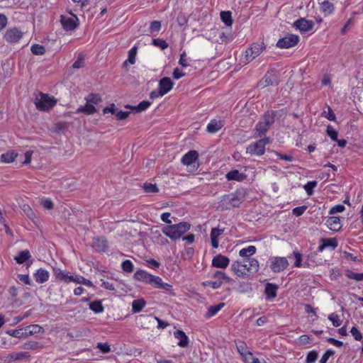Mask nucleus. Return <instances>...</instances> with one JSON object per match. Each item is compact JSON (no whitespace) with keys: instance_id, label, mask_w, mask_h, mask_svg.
<instances>
[{"instance_id":"obj_10","label":"nucleus","mask_w":363,"mask_h":363,"mask_svg":"<svg viewBox=\"0 0 363 363\" xmlns=\"http://www.w3.org/2000/svg\"><path fill=\"white\" fill-rule=\"evenodd\" d=\"M23 36V32L18 28H11L6 30L4 39L11 43H15L20 40Z\"/></svg>"},{"instance_id":"obj_25","label":"nucleus","mask_w":363,"mask_h":363,"mask_svg":"<svg viewBox=\"0 0 363 363\" xmlns=\"http://www.w3.org/2000/svg\"><path fill=\"white\" fill-rule=\"evenodd\" d=\"M93 245L99 252H104L108 247L107 240L104 238H95Z\"/></svg>"},{"instance_id":"obj_7","label":"nucleus","mask_w":363,"mask_h":363,"mask_svg":"<svg viewBox=\"0 0 363 363\" xmlns=\"http://www.w3.org/2000/svg\"><path fill=\"white\" fill-rule=\"evenodd\" d=\"M299 42V37L294 34H287L284 38L279 39L277 43V47L281 49L290 48L294 47Z\"/></svg>"},{"instance_id":"obj_39","label":"nucleus","mask_w":363,"mask_h":363,"mask_svg":"<svg viewBox=\"0 0 363 363\" xmlns=\"http://www.w3.org/2000/svg\"><path fill=\"white\" fill-rule=\"evenodd\" d=\"M89 308L96 313H102L104 310L103 305L100 301H94L89 303Z\"/></svg>"},{"instance_id":"obj_23","label":"nucleus","mask_w":363,"mask_h":363,"mask_svg":"<svg viewBox=\"0 0 363 363\" xmlns=\"http://www.w3.org/2000/svg\"><path fill=\"white\" fill-rule=\"evenodd\" d=\"M152 274L147 273L144 270H138L134 274V279L138 281H143L146 284H149L150 282Z\"/></svg>"},{"instance_id":"obj_16","label":"nucleus","mask_w":363,"mask_h":363,"mask_svg":"<svg viewBox=\"0 0 363 363\" xmlns=\"http://www.w3.org/2000/svg\"><path fill=\"white\" fill-rule=\"evenodd\" d=\"M261 141H256L247 147V152L251 155L261 156L264 154L265 147L262 144Z\"/></svg>"},{"instance_id":"obj_42","label":"nucleus","mask_w":363,"mask_h":363,"mask_svg":"<svg viewBox=\"0 0 363 363\" xmlns=\"http://www.w3.org/2000/svg\"><path fill=\"white\" fill-rule=\"evenodd\" d=\"M152 102L149 101H143L139 103L138 105L133 107V111H135L136 113H140L149 108Z\"/></svg>"},{"instance_id":"obj_51","label":"nucleus","mask_w":363,"mask_h":363,"mask_svg":"<svg viewBox=\"0 0 363 363\" xmlns=\"http://www.w3.org/2000/svg\"><path fill=\"white\" fill-rule=\"evenodd\" d=\"M122 269L124 272L130 273L133 272L134 267L132 262L129 259H126L121 264Z\"/></svg>"},{"instance_id":"obj_33","label":"nucleus","mask_w":363,"mask_h":363,"mask_svg":"<svg viewBox=\"0 0 363 363\" xmlns=\"http://www.w3.org/2000/svg\"><path fill=\"white\" fill-rule=\"evenodd\" d=\"M213 278L215 279V280L220 281L221 285L223 284L224 281H225L228 283L231 281V279L228 277L225 274V273L221 271L215 272L213 274Z\"/></svg>"},{"instance_id":"obj_49","label":"nucleus","mask_w":363,"mask_h":363,"mask_svg":"<svg viewBox=\"0 0 363 363\" xmlns=\"http://www.w3.org/2000/svg\"><path fill=\"white\" fill-rule=\"evenodd\" d=\"M326 133L333 141L337 140L338 133L330 125H328Z\"/></svg>"},{"instance_id":"obj_4","label":"nucleus","mask_w":363,"mask_h":363,"mask_svg":"<svg viewBox=\"0 0 363 363\" xmlns=\"http://www.w3.org/2000/svg\"><path fill=\"white\" fill-rule=\"evenodd\" d=\"M277 113L275 111H267L263 116L262 120L256 125L255 131L258 137L262 138L269 130L275 121Z\"/></svg>"},{"instance_id":"obj_27","label":"nucleus","mask_w":363,"mask_h":363,"mask_svg":"<svg viewBox=\"0 0 363 363\" xmlns=\"http://www.w3.org/2000/svg\"><path fill=\"white\" fill-rule=\"evenodd\" d=\"M97 111L96 107L92 104H87L86 101V104L84 106H81L77 109V113H84L86 115H91L95 113Z\"/></svg>"},{"instance_id":"obj_64","label":"nucleus","mask_w":363,"mask_h":363,"mask_svg":"<svg viewBox=\"0 0 363 363\" xmlns=\"http://www.w3.org/2000/svg\"><path fill=\"white\" fill-rule=\"evenodd\" d=\"M130 113V111H119L116 112V116L118 120H125V118H127L129 116Z\"/></svg>"},{"instance_id":"obj_31","label":"nucleus","mask_w":363,"mask_h":363,"mask_svg":"<svg viewBox=\"0 0 363 363\" xmlns=\"http://www.w3.org/2000/svg\"><path fill=\"white\" fill-rule=\"evenodd\" d=\"M30 257L31 256L30 252L26 250L20 252L18 255L15 257L14 259L16 261L18 264H23L27 260H28Z\"/></svg>"},{"instance_id":"obj_11","label":"nucleus","mask_w":363,"mask_h":363,"mask_svg":"<svg viewBox=\"0 0 363 363\" xmlns=\"http://www.w3.org/2000/svg\"><path fill=\"white\" fill-rule=\"evenodd\" d=\"M289 266L286 258L277 257L272 261L270 268L274 272H280Z\"/></svg>"},{"instance_id":"obj_37","label":"nucleus","mask_w":363,"mask_h":363,"mask_svg":"<svg viewBox=\"0 0 363 363\" xmlns=\"http://www.w3.org/2000/svg\"><path fill=\"white\" fill-rule=\"evenodd\" d=\"M220 18L227 26H231L233 24L232 13L230 11H221Z\"/></svg>"},{"instance_id":"obj_18","label":"nucleus","mask_w":363,"mask_h":363,"mask_svg":"<svg viewBox=\"0 0 363 363\" xmlns=\"http://www.w3.org/2000/svg\"><path fill=\"white\" fill-rule=\"evenodd\" d=\"M326 225L331 230L333 231H339L342 228L340 219L337 216L329 217L326 220Z\"/></svg>"},{"instance_id":"obj_58","label":"nucleus","mask_w":363,"mask_h":363,"mask_svg":"<svg viewBox=\"0 0 363 363\" xmlns=\"http://www.w3.org/2000/svg\"><path fill=\"white\" fill-rule=\"evenodd\" d=\"M237 349L238 352L243 357H245L246 359L249 358L248 352H247L245 345L243 342H241L239 345H237Z\"/></svg>"},{"instance_id":"obj_52","label":"nucleus","mask_w":363,"mask_h":363,"mask_svg":"<svg viewBox=\"0 0 363 363\" xmlns=\"http://www.w3.org/2000/svg\"><path fill=\"white\" fill-rule=\"evenodd\" d=\"M318 353L315 350L310 351L306 357V363H313L317 360Z\"/></svg>"},{"instance_id":"obj_62","label":"nucleus","mask_w":363,"mask_h":363,"mask_svg":"<svg viewBox=\"0 0 363 363\" xmlns=\"http://www.w3.org/2000/svg\"><path fill=\"white\" fill-rule=\"evenodd\" d=\"M345 210V206L341 204L335 205V206L332 207L330 210L329 211V214H335L337 213H341Z\"/></svg>"},{"instance_id":"obj_13","label":"nucleus","mask_w":363,"mask_h":363,"mask_svg":"<svg viewBox=\"0 0 363 363\" xmlns=\"http://www.w3.org/2000/svg\"><path fill=\"white\" fill-rule=\"evenodd\" d=\"M174 82L169 77H164L162 78L159 82V87L158 89L160 92L159 94H162L165 95L168 93L173 87Z\"/></svg>"},{"instance_id":"obj_40","label":"nucleus","mask_w":363,"mask_h":363,"mask_svg":"<svg viewBox=\"0 0 363 363\" xmlns=\"http://www.w3.org/2000/svg\"><path fill=\"white\" fill-rule=\"evenodd\" d=\"M42 330V327L38 325H30L25 328L26 336L39 333Z\"/></svg>"},{"instance_id":"obj_22","label":"nucleus","mask_w":363,"mask_h":363,"mask_svg":"<svg viewBox=\"0 0 363 363\" xmlns=\"http://www.w3.org/2000/svg\"><path fill=\"white\" fill-rule=\"evenodd\" d=\"M223 229H219L218 228H212L211 231V245L213 248H217L218 247V237L223 233Z\"/></svg>"},{"instance_id":"obj_36","label":"nucleus","mask_w":363,"mask_h":363,"mask_svg":"<svg viewBox=\"0 0 363 363\" xmlns=\"http://www.w3.org/2000/svg\"><path fill=\"white\" fill-rule=\"evenodd\" d=\"M68 128V123L67 122L60 121L56 123L52 127V131L55 133H64Z\"/></svg>"},{"instance_id":"obj_26","label":"nucleus","mask_w":363,"mask_h":363,"mask_svg":"<svg viewBox=\"0 0 363 363\" xmlns=\"http://www.w3.org/2000/svg\"><path fill=\"white\" fill-rule=\"evenodd\" d=\"M278 286L276 284L267 283L265 286V294L268 299L274 298L277 295Z\"/></svg>"},{"instance_id":"obj_14","label":"nucleus","mask_w":363,"mask_h":363,"mask_svg":"<svg viewBox=\"0 0 363 363\" xmlns=\"http://www.w3.org/2000/svg\"><path fill=\"white\" fill-rule=\"evenodd\" d=\"M276 79V76L273 72L268 71L263 78L257 83V87L264 89L269 85H272Z\"/></svg>"},{"instance_id":"obj_35","label":"nucleus","mask_w":363,"mask_h":363,"mask_svg":"<svg viewBox=\"0 0 363 363\" xmlns=\"http://www.w3.org/2000/svg\"><path fill=\"white\" fill-rule=\"evenodd\" d=\"M137 50L138 48L136 46H134L128 51V57L124 62V66H126L128 64L133 65L135 62V56L137 54Z\"/></svg>"},{"instance_id":"obj_6","label":"nucleus","mask_w":363,"mask_h":363,"mask_svg":"<svg viewBox=\"0 0 363 363\" xmlns=\"http://www.w3.org/2000/svg\"><path fill=\"white\" fill-rule=\"evenodd\" d=\"M266 45L263 41L253 43L245 52V64H248L258 57L265 49Z\"/></svg>"},{"instance_id":"obj_3","label":"nucleus","mask_w":363,"mask_h":363,"mask_svg":"<svg viewBox=\"0 0 363 363\" xmlns=\"http://www.w3.org/2000/svg\"><path fill=\"white\" fill-rule=\"evenodd\" d=\"M191 224L188 222H180L177 224L169 225L162 230L163 233L170 239L176 240L190 230Z\"/></svg>"},{"instance_id":"obj_19","label":"nucleus","mask_w":363,"mask_h":363,"mask_svg":"<svg viewBox=\"0 0 363 363\" xmlns=\"http://www.w3.org/2000/svg\"><path fill=\"white\" fill-rule=\"evenodd\" d=\"M174 336L179 340L178 345L179 347H186L188 346L189 337L184 331L177 330L174 333Z\"/></svg>"},{"instance_id":"obj_15","label":"nucleus","mask_w":363,"mask_h":363,"mask_svg":"<svg viewBox=\"0 0 363 363\" xmlns=\"http://www.w3.org/2000/svg\"><path fill=\"white\" fill-rule=\"evenodd\" d=\"M230 263V259L223 255H217L212 259V266L216 268L225 269Z\"/></svg>"},{"instance_id":"obj_61","label":"nucleus","mask_w":363,"mask_h":363,"mask_svg":"<svg viewBox=\"0 0 363 363\" xmlns=\"http://www.w3.org/2000/svg\"><path fill=\"white\" fill-rule=\"evenodd\" d=\"M350 333L356 340L360 341L362 339V333L356 327H352Z\"/></svg>"},{"instance_id":"obj_50","label":"nucleus","mask_w":363,"mask_h":363,"mask_svg":"<svg viewBox=\"0 0 363 363\" xmlns=\"http://www.w3.org/2000/svg\"><path fill=\"white\" fill-rule=\"evenodd\" d=\"M317 184L318 182L316 181H311L304 185V189L308 196H311L313 194V189L317 186Z\"/></svg>"},{"instance_id":"obj_20","label":"nucleus","mask_w":363,"mask_h":363,"mask_svg":"<svg viewBox=\"0 0 363 363\" xmlns=\"http://www.w3.org/2000/svg\"><path fill=\"white\" fill-rule=\"evenodd\" d=\"M225 177L228 181L242 182L246 179L247 175L245 173L239 172L238 169H233L228 172Z\"/></svg>"},{"instance_id":"obj_45","label":"nucleus","mask_w":363,"mask_h":363,"mask_svg":"<svg viewBox=\"0 0 363 363\" xmlns=\"http://www.w3.org/2000/svg\"><path fill=\"white\" fill-rule=\"evenodd\" d=\"M143 189L145 192L151 194V193H157L159 191V189L157 188L155 184L151 183H145L143 185Z\"/></svg>"},{"instance_id":"obj_8","label":"nucleus","mask_w":363,"mask_h":363,"mask_svg":"<svg viewBox=\"0 0 363 363\" xmlns=\"http://www.w3.org/2000/svg\"><path fill=\"white\" fill-rule=\"evenodd\" d=\"M69 13L73 16L72 18L67 17L63 15H62L60 17L61 24L65 30H73L79 26V19L77 16L73 14L72 12Z\"/></svg>"},{"instance_id":"obj_41","label":"nucleus","mask_w":363,"mask_h":363,"mask_svg":"<svg viewBox=\"0 0 363 363\" xmlns=\"http://www.w3.org/2000/svg\"><path fill=\"white\" fill-rule=\"evenodd\" d=\"M17 154L13 152H8L6 153L2 154L1 156V161L4 162L9 163L12 162L15 158L16 157Z\"/></svg>"},{"instance_id":"obj_30","label":"nucleus","mask_w":363,"mask_h":363,"mask_svg":"<svg viewBox=\"0 0 363 363\" xmlns=\"http://www.w3.org/2000/svg\"><path fill=\"white\" fill-rule=\"evenodd\" d=\"M320 10L325 16L330 15L334 11V5L329 1H324L320 4Z\"/></svg>"},{"instance_id":"obj_46","label":"nucleus","mask_w":363,"mask_h":363,"mask_svg":"<svg viewBox=\"0 0 363 363\" xmlns=\"http://www.w3.org/2000/svg\"><path fill=\"white\" fill-rule=\"evenodd\" d=\"M328 319L332 322L334 327H339L341 325L342 321L340 319L337 314L332 313L328 315Z\"/></svg>"},{"instance_id":"obj_56","label":"nucleus","mask_w":363,"mask_h":363,"mask_svg":"<svg viewBox=\"0 0 363 363\" xmlns=\"http://www.w3.org/2000/svg\"><path fill=\"white\" fill-rule=\"evenodd\" d=\"M8 333L11 335V336H13L15 337H26V331H25V329H19V330H11V331H9Z\"/></svg>"},{"instance_id":"obj_38","label":"nucleus","mask_w":363,"mask_h":363,"mask_svg":"<svg viewBox=\"0 0 363 363\" xmlns=\"http://www.w3.org/2000/svg\"><path fill=\"white\" fill-rule=\"evenodd\" d=\"M87 104H92L94 106L101 101V97L98 94H90L85 98Z\"/></svg>"},{"instance_id":"obj_53","label":"nucleus","mask_w":363,"mask_h":363,"mask_svg":"<svg viewBox=\"0 0 363 363\" xmlns=\"http://www.w3.org/2000/svg\"><path fill=\"white\" fill-rule=\"evenodd\" d=\"M152 45L160 48L162 50H165L168 48V43L164 40L160 38L153 39Z\"/></svg>"},{"instance_id":"obj_17","label":"nucleus","mask_w":363,"mask_h":363,"mask_svg":"<svg viewBox=\"0 0 363 363\" xmlns=\"http://www.w3.org/2000/svg\"><path fill=\"white\" fill-rule=\"evenodd\" d=\"M150 284L155 286L157 289H164L166 291H169L172 287V285L164 283L162 279L157 276L152 275Z\"/></svg>"},{"instance_id":"obj_57","label":"nucleus","mask_w":363,"mask_h":363,"mask_svg":"<svg viewBox=\"0 0 363 363\" xmlns=\"http://www.w3.org/2000/svg\"><path fill=\"white\" fill-rule=\"evenodd\" d=\"M22 210L23 211V212L26 213L28 218L33 220V218H35V213L28 205H23L22 207Z\"/></svg>"},{"instance_id":"obj_43","label":"nucleus","mask_w":363,"mask_h":363,"mask_svg":"<svg viewBox=\"0 0 363 363\" xmlns=\"http://www.w3.org/2000/svg\"><path fill=\"white\" fill-rule=\"evenodd\" d=\"M346 277L348 279H354L357 281H363V272L362 273H356L352 270H347L346 272Z\"/></svg>"},{"instance_id":"obj_44","label":"nucleus","mask_w":363,"mask_h":363,"mask_svg":"<svg viewBox=\"0 0 363 363\" xmlns=\"http://www.w3.org/2000/svg\"><path fill=\"white\" fill-rule=\"evenodd\" d=\"M30 50L33 54L36 55H42L45 53V47L39 44L33 45L30 48Z\"/></svg>"},{"instance_id":"obj_63","label":"nucleus","mask_w":363,"mask_h":363,"mask_svg":"<svg viewBox=\"0 0 363 363\" xmlns=\"http://www.w3.org/2000/svg\"><path fill=\"white\" fill-rule=\"evenodd\" d=\"M97 348H99L103 353H108L111 351L110 345L107 343L99 342L97 345Z\"/></svg>"},{"instance_id":"obj_2","label":"nucleus","mask_w":363,"mask_h":363,"mask_svg":"<svg viewBox=\"0 0 363 363\" xmlns=\"http://www.w3.org/2000/svg\"><path fill=\"white\" fill-rule=\"evenodd\" d=\"M244 201V196L240 191L233 194L224 195L220 198L218 208L221 211L228 210L231 208H238Z\"/></svg>"},{"instance_id":"obj_29","label":"nucleus","mask_w":363,"mask_h":363,"mask_svg":"<svg viewBox=\"0 0 363 363\" xmlns=\"http://www.w3.org/2000/svg\"><path fill=\"white\" fill-rule=\"evenodd\" d=\"M225 306L224 303H220L217 305L209 306L208 311L205 315L206 318H210L215 315L219 311H220Z\"/></svg>"},{"instance_id":"obj_1","label":"nucleus","mask_w":363,"mask_h":363,"mask_svg":"<svg viewBox=\"0 0 363 363\" xmlns=\"http://www.w3.org/2000/svg\"><path fill=\"white\" fill-rule=\"evenodd\" d=\"M259 262L255 258H246L243 261H235L231 269L239 277L245 278L259 270Z\"/></svg>"},{"instance_id":"obj_12","label":"nucleus","mask_w":363,"mask_h":363,"mask_svg":"<svg viewBox=\"0 0 363 363\" xmlns=\"http://www.w3.org/2000/svg\"><path fill=\"white\" fill-rule=\"evenodd\" d=\"M294 27L299 30L301 33H306L313 29L314 23L312 21L306 20L301 18L296 20L294 24Z\"/></svg>"},{"instance_id":"obj_28","label":"nucleus","mask_w":363,"mask_h":363,"mask_svg":"<svg viewBox=\"0 0 363 363\" xmlns=\"http://www.w3.org/2000/svg\"><path fill=\"white\" fill-rule=\"evenodd\" d=\"M223 126L221 121L212 120L207 125V131L214 133L218 131Z\"/></svg>"},{"instance_id":"obj_24","label":"nucleus","mask_w":363,"mask_h":363,"mask_svg":"<svg viewBox=\"0 0 363 363\" xmlns=\"http://www.w3.org/2000/svg\"><path fill=\"white\" fill-rule=\"evenodd\" d=\"M321 242H323L322 245H320L318 250V252H322L325 247H332L333 249H335L337 246V240L336 238H325V239H321Z\"/></svg>"},{"instance_id":"obj_55","label":"nucleus","mask_w":363,"mask_h":363,"mask_svg":"<svg viewBox=\"0 0 363 363\" xmlns=\"http://www.w3.org/2000/svg\"><path fill=\"white\" fill-rule=\"evenodd\" d=\"M161 22L159 21H154L151 22L150 26V32L151 33L159 32L161 29Z\"/></svg>"},{"instance_id":"obj_21","label":"nucleus","mask_w":363,"mask_h":363,"mask_svg":"<svg viewBox=\"0 0 363 363\" xmlns=\"http://www.w3.org/2000/svg\"><path fill=\"white\" fill-rule=\"evenodd\" d=\"M34 277L36 282L43 284L48 280L49 272L46 269L40 268L34 274Z\"/></svg>"},{"instance_id":"obj_9","label":"nucleus","mask_w":363,"mask_h":363,"mask_svg":"<svg viewBox=\"0 0 363 363\" xmlns=\"http://www.w3.org/2000/svg\"><path fill=\"white\" fill-rule=\"evenodd\" d=\"M199 153L196 150H190L186 153L181 160L182 163L187 167L193 165L195 169L199 167V164L195 165L196 162L198 160Z\"/></svg>"},{"instance_id":"obj_59","label":"nucleus","mask_w":363,"mask_h":363,"mask_svg":"<svg viewBox=\"0 0 363 363\" xmlns=\"http://www.w3.org/2000/svg\"><path fill=\"white\" fill-rule=\"evenodd\" d=\"M307 208L308 207L306 206L296 207L292 210V213L296 216H301L306 211Z\"/></svg>"},{"instance_id":"obj_60","label":"nucleus","mask_w":363,"mask_h":363,"mask_svg":"<svg viewBox=\"0 0 363 363\" xmlns=\"http://www.w3.org/2000/svg\"><path fill=\"white\" fill-rule=\"evenodd\" d=\"M335 354V351L333 350H327L322 356L320 363H326L330 357Z\"/></svg>"},{"instance_id":"obj_32","label":"nucleus","mask_w":363,"mask_h":363,"mask_svg":"<svg viewBox=\"0 0 363 363\" xmlns=\"http://www.w3.org/2000/svg\"><path fill=\"white\" fill-rule=\"evenodd\" d=\"M145 306V301L143 298L134 300L132 303V311L133 313H139Z\"/></svg>"},{"instance_id":"obj_48","label":"nucleus","mask_w":363,"mask_h":363,"mask_svg":"<svg viewBox=\"0 0 363 363\" xmlns=\"http://www.w3.org/2000/svg\"><path fill=\"white\" fill-rule=\"evenodd\" d=\"M328 111H324L322 115L328 120L335 121L336 120L335 114L330 106H327Z\"/></svg>"},{"instance_id":"obj_47","label":"nucleus","mask_w":363,"mask_h":363,"mask_svg":"<svg viewBox=\"0 0 363 363\" xmlns=\"http://www.w3.org/2000/svg\"><path fill=\"white\" fill-rule=\"evenodd\" d=\"M69 281H74V282H77L79 284H83L88 286H92V285H93L90 280L86 279L83 277H76V278H74V277H70Z\"/></svg>"},{"instance_id":"obj_54","label":"nucleus","mask_w":363,"mask_h":363,"mask_svg":"<svg viewBox=\"0 0 363 363\" xmlns=\"http://www.w3.org/2000/svg\"><path fill=\"white\" fill-rule=\"evenodd\" d=\"M84 57L83 54L80 53L78 55L77 60L72 65V68L73 69H79L84 66Z\"/></svg>"},{"instance_id":"obj_5","label":"nucleus","mask_w":363,"mask_h":363,"mask_svg":"<svg viewBox=\"0 0 363 363\" xmlns=\"http://www.w3.org/2000/svg\"><path fill=\"white\" fill-rule=\"evenodd\" d=\"M34 104L38 110L48 111L55 106L57 100L54 96H50L47 94L40 92V97L35 98Z\"/></svg>"},{"instance_id":"obj_34","label":"nucleus","mask_w":363,"mask_h":363,"mask_svg":"<svg viewBox=\"0 0 363 363\" xmlns=\"http://www.w3.org/2000/svg\"><path fill=\"white\" fill-rule=\"evenodd\" d=\"M256 247L254 245H250L246 248H242L239 252V255L242 257L249 258L248 257L256 252Z\"/></svg>"}]
</instances>
